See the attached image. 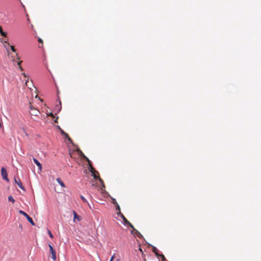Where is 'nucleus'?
<instances>
[{
  "label": "nucleus",
  "instance_id": "423d86ee",
  "mask_svg": "<svg viewBox=\"0 0 261 261\" xmlns=\"http://www.w3.org/2000/svg\"><path fill=\"white\" fill-rule=\"evenodd\" d=\"M14 181H15V184H16L18 185L19 188H20V189H21L23 190H24V188L23 187L22 184L19 178H15Z\"/></svg>",
  "mask_w": 261,
  "mask_h": 261
},
{
  "label": "nucleus",
  "instance_id": "7c9ffc66",
  "mask_svg": "<svg viewBox=\"0 0 261 261\" xmlns=\"http://www.w3.org/2000/svg\"><path fill=\"white\" fill-rule=\"evenodd\" d=\"M58 117H57L56 119V120H55V123H58Z\"/></svg>",
  "mask_w": 261,
  "mask_h": 261
},
{
  "label": "nucleus",
  "instance_id": "bb28decb",
  "mask_svg": "<svg viewBox=\"0 0 261 261\" xmlns=\"http://www.w3.org/2000/svg\"><path fill=\"white\" fill-rule=\"evenodd\" d=\"M115 256V254L111 257L110 261H113Z\"/></svg>",
  "mask_w": 261,
  "mask_h": 261
},
{
  "label": "nucleus",
  "instance_id": "cd10ccee",
  "mask_svg": "<svg viewBox=\"0 0 261 261\" xmlns=\"http://www.w3.org/2000/svg\"><path fill=\"white\" fill-rule=\"evenodd\" d=\"M127 224L129 225V226L130 228H132V227H133V226H133V225L130 223V222H129Z\"/></svg>",
  "mask_w": 261,
  "mask_h": 261
},
{
  "label": "nucleus",
  "instance_id": "412c9836",
  "mask_svg": "<svg viewBox=\"0 0 261 261\" xmlns=\"http://www.w3.org/2000/svg\"><path fill=\"white\" fill-rule=\"evenodd\" d=\"M10 48H11V50H12V51H13V52H14V53H15V52H16V49H15V48L14 46H12V45H11V46H10Z\"/></svg>",
  "mask_w": 261,
  "mask_h": 261
},
{
  "label": "nucleus",
  "instance_id": "f3484780",
  "mask_svg": "<svg viewBox=\"0 0 261 261\" xmlns=\"http://www.w3.org/2000/svg\"><path fill=\"white\" fill-rule=\"evenodd\" d=\"M8 200L9 201L12 202L13 203L15 202V200H14V199L13 198V197L12 196H9L8 197Z\"/></svg>",
  "mask_w": 261,
  "mask_h": 261
},
{
  "label": "nucleus",
  "instance_id": "a211bd4d",
  "mask_svg": "<svg viewBox=\"0 0 261 261\" xmlns=\"http://www.w3.org/2000/svg\"><path fill=\"white\" fill-rule=\"evenodd\" d=\"M135 234H137V236L139 237V238H141L142 237V234L137 230H136L135 231Z\"/></svg>",
  "mask_w": 261,
  "mask_h": 261
},
{
  "label": "nucleus",
  "instance_id": "0eeeda50",
  "mask_svg": "<svg viewBox=\"0 0 261 261\" xmlns=\"http://www.w3.org/2000/svg\"><path fill=\"white\" fill-rule=\"evenodd\" d=\"M73 221L74 222H75L76 221H80L82 219L81 217H80L79 215H78L76 213L73 211Z\"/></svg>",
  "mask_w": 261,
  "mask_h": 261
},
{
  "label": "nucleus",
  "instance_id": "dca6fc26",
  "mask_svg": "<svg viewBox=\"0 0 261 261\" xmlns=\"http://www.w3.org/2000/svg\"><path fill=\"white\" fill-rule=\"evenodd\" d=\"M4 42L6 44V45H4L5 47L6 48V49H7L8 53H9V47L10 46L9 44V43H7V41H5Z\"/></svg>",
  "mask_w": 261,
  "mask_h": 261
},
{
  "label": "nucleus",
  "instance_id": "f704fd0d",
  "mask_svg": "<svg viewBox=\"0 0 261 261\" xmlns=\"http://www.w3.org/2000/svg\"><path fill=\"white\" fill-rule=\"evenodd\" d=\"M144 260L145 261H146V259H145V258H144Z\"/></svg>",
  "mask_w": 261,
  "mask_h": 261
},
{
  "label": "nucleus",
  "instance_id": "b1692460",
  "mask_svg": "<svg viewBox=\"0 0 261 261\" xmlns=\"http://www.w3.org/2000/svg\"><path fill=\"white\" fill-rule=\"evenodd\" d=\"M139 250L141 252L142 255V257H143V255H144L143 251L142 248L140 247H139Z\"/></svg>",
  "mask_w": 261,
  "mask_h": 261
},
{
  "label": "nucleus",
  "instance_id": "2eb2a0df",
  "mask_svg": "<svg viewBox=\"0 0 261 261\" xmlns=\"http://www.w3.org/2000/svg\"><path fill=\"white\" fill-rule=\"evenodd\" d=\"M122 218L124 221L125 224H127L129 222L127 220V219L122 214Z\"/></svg>",
  "mask_w": 261,
  "mask_h": 261
},
{
  "label": "nucleus",
  "instance_id": "c756f323",
  "mask_svg": "<svg viewBox=\"0 0 261 261\" xmlns=\"http://www.w3.org/2000/svg\"><path fill=\"white\" fill-rule=\"evenodd\" d=\"M48 115L50 116L51 117H54V116L53 114L51 113H49Z\"/></svg>",
  "mask_w": 261,
  "mask_h": 261
},
{
  "label": "nucleus",
  "instance_id": "a878e982",
  "mask_svg": "<svg viewBox=\"0 0 261 261\" xmlns=\"http://www.w3.org/2000/svg\"><path fill=\"white\" fill-rule=\"evenodd\" d=\"M30 108L31 109V111H32L33 110V108H34V107H33V106L31 105V103H30Z\"/></svg>",
  "mask_w": 261,
  "mask_h": 261
},
{
  "label": "nucleus",
  "instance_id": "ddd939ff",
  "mask_svg": "<svg viewBox=\"0 0 261 261\" xmlns=\"http://www.w3.org/2000/svg\"><path fill=\"white\" fill-rule=\"evenodd\" d=\"M152 251L155 254V255L156 256L160 255V254L158 253L159 250H158V249L156 247H152Z\"/></svg>",
  "mask_w": 261,
  "mask_h": 261
},
{
  "label": "nucleus",
  "instance_id": "4468645a",
  "mask_svg": "<svg viewBox=\"0 0 261 261\" xmlns=\"http://www.w3.org/2000/svg\"><path fill=\"white\" fill-rule=\"evenodd\" d=\"M0 33L2 36H3L4 37L7 36V33L3 31L2 28L1 26H0Z\"/></svg>",
  "mask_w": 261,
  "mask_h": 261
},
{
  "label": "nucleus",
  "instance_id": "f257e3e1",
  "mask_svg": "<svg viewBox=\"0 0 261 261\" xmlns=\"http://www.w3.org/2000/svg\"><path fill=\"white\" fill-rule=\"evenodd\" d=\"M89 165L90 167V171L92 173L94 178L96 179H98L99 180V181L101 183L102 187H105V185H104L102 179L99 176H97V175H96V174H98V172L97 171H96L95 170V169L93 167V166L91 165V163H90Z\"/></svg>",
  "mask_w": 261,
  "mask_h": 261
},
{
  "label": "nucleus",
  "instance_id": "9d476101",
  "mask_svg": "<svg viewBox=\"0 0 261 261\" xmlns=\"http://www.w3.org/2000/svg\"><path fill=\"white\" fill-rule=\"evenodd\" d=\"M39 113V111L36 108H33V110L31 112V114L34 116H37Z\"/></svg>",
  "mask_w": 261,
  "mask_h": 261
},
{
  "label": "nucleus",
  "instance_id": "393cba45",
  "mask_svg": "<svg viewBox=\"0 0 261 261\" xmlns=\"http://www.w3.org/2000/svg\"><path fill=\"white\" fill-rule=\"evenodd\" d=\"M38 40L39 43H41L42 44H43V41L41 38H39Z\"/></svg>",
  "mask_w": 261,
  "mask_h": 261
},
{
  "label": "nucleus",
  "instance_id": "72a5a7b5",
  "mask_svg": "<svg viewBox=\"0 0 261 261\" xmlns=\"http://www.w3.org/2000/svg\"><path fill=\"white\" fill-rule=\"evenodd\" d=\"M116 261H120L119 259H117Z\"/></svg>",
  "mask_w": 261,
  "mask_h": 261
},
{
  "label": "nucleus",
  "instance_id": "1a4fd4ad",
  "mask_svg": "<svg viewBox=\"0 0 261 261\" xmlns=\"http://www.w3.org/2000/svg\"><path fill=\"white\" fill-rule=\"evenodd\" d=\"M33 161L35 163V164L38 166L39 169L40 170L41 169L42 166L41 164L40 163V162L35 158H33Z\"/></svg>",
  "mask_w": 261,
  "mask_h": 261
},
{
  "label": "nucleus",
  "instance_id": "39448f33",
  "mask_svg": "<svg viewBox=\"0 0 261 261\" xmlns=\"http://www.w3.org/2000/svg\"><path fill=\"white\" fill-rule=\"evenodd\" d=\"M77 151L78 152L79 155L82 157L83 158L85 159L88 163L89 164H90L91 163V161L89 160V159L85 156V155L83 153V152L79 149H77Z\"/></svg>",
  "mask_w": 261,
  "mask_h": 261
},
{
  "label": "nucleus",
  "instance_id": "9b49d317",
  "mask_svg": "<svg viewBox=\"0 0 261 261\" xmlns=\"http://www.w3.org/2000/svg\"><path fill=\"white\" fill-rule=\"evenodd\" d=\"M57 181L58 182V184L62 187H65V185L64 184V182L61 180L60 178H58L56 179Z\"/></svg>",
  "mask_w": 261,
  "mask_h": 261
},
{
  "label": "nucleus",
  "instance_id": "f8f14e48",
  "mask_svg": "<svg viewBox=\"0 0 261 261\" xmlns=\"http://www.w3.org/2000/svg\"><path fill=\"white\" fill-rule=\"evenodd\" d=\"M81 199L82 200L83 202L84 203H87L90 208H91V206L90 205L89 203L88 202L87 200L86 199V198L82 195L80 196Z\"/></svg>",
  "mask_w": 261,
  "mask_h": 261
},
{
  "label": "nucleus",
  "instance_id": "f03ea898",
  "mask_svg": "<svg viewBox=\"0 0 261 261\" xmlns=\"http://www.w3.org/2000/svg\"><path fill=\"white\" fill-rule=\"evenodd\" d=\"M48 247L49 248V253L51 255V257L54 261L56 260V252L54 249L53 247L50 244H48Z\"/></svg>",
  "mask_w": 261,
  "mask_h": 261
},
{
  "label": "nucleus",
  "instance_id": "473e14b6",
  "mask_svg": "<svg viewBox=\"0 0 261 261\" xmlns=\"http://www.w3.org/2000/svg\"><path fill=\"white\" fill-rule=\"evenodd\" d=\"M16 57H17V59L18 60H19L20 59H19V58L18 57V55H17V54H16Z\"/></svg>",
  "mask_w": 261,
  "mask_h": 261
},
{
  "label": "nucleus",
  "instance_id": "6e6552de",
  "mask_svg": "<svg viewBox=\"0 0 261 261\" xmlns=\"http://www.w3.org/2000/svg\"><path fill=\"white\" fill-rule=\"evenodd\" d=\"M59 127H60L59 126ZM60 129H61V133L62 135H64L65 138H67L70 142H72V140L70 138V137L69 136V135L66 133L65 132H64V130H63L62 129H61L60 128H59Z\"/></svg>",
  "mask_w": 261,
  "mask_h": 261
},
{
  "label": "nucleus",
  "instance_id": "6ab92c4d",
  "mask_svg": "<svg viewBox=\"0 0 261 261\" xmlns=\"http://www.w3.org/2000/svg\"><path fill=\"white\" fill-rule=\"evenodd\" d=\"M116 210L117 211H119V213H120V206H119V204L118 203H116Z\"/></svg>",
  "mask_w": 261,
  "mask_h": 261
},
{
  "label": "nucleus",
  "instance_id": "2f4dec72",
  "mask_svg": "<svg viewBox=\"0 0 261 261\" xmlns=\"http://www.w3.org/2000/svg\"><path fill=\"white\" fill-rule=\"evenodd\" d=\"M133 230V231H135L136 230V229L135 228L134 226H133V227L132 228Z\"/></svg>",
  "mask_w": 261,
  "mask_h": 261
},
{
  "label": "nucleus",
  "instance_id": "4be33fe9",
  "mask_svg": "<svg viewBox=\"0 0 261 261\" xmlns=\"http://www.w3.org/2000/svg\"><path fill=\"white\" fill-rule=\"evenodd\" d=\"M22 62V61H18L17 63L18 65L19 66V68L21 70H23L22 68L20 66V63Z\"/></svg>",
  "mask_w": 261,
  "mask_h": 261
},
{
  "label": "nucleus",
  "instance_id": "20e7f679",
  "mask_svg": "<svg viewBox=\"0 0 261 261\" xmlns=\"http://www.w3.org/2000/svg\"><path fill=\"white\" fill-rule=\"evenodd\" d=\"M1 174H2L3 178L4 180H6L7 181H9V179L7 177V171L4 167H3L1 169Z\"/></svg>",
  "mask_w": 261,
  "mask_h": 261
},
{
  "label": "nucleus",
  "instance_id": "c85d7f7f",
  "mask_svg": "<svg viewBox=\"0 0 261 261\" xmlns=\"http://www.w3.org/2000/svg\"><path fill=\"white\" fill-rule=\"evenodd\" d=\"M112 200H113V203L114 204H116V203H117L116 201V200L115 199H113Z\"/></svg>",
  "mask_w": 261,
  "mask_h": 261
},
{
  "label": "nucleus",
  "instance_id": "7ed1b4c3",
  "mask_svg": "<svg viewBox=\"0 0 261 261\" xmlns=\"http://www.w3.org/2000/svg\"><path fill=\"white\" fill-rule=\"evenodd\" d=\"M19 213L23 215L25 217H26V218L27 219V220H28V221L33 226H34L35 224V223L34 222L33 219L26 213H25L24 212L22 211V210H20L19 211Z\"/></svg>",
  "mask_w": 261,
  "mask_h": 261
},
{
  "label": "nucleus",
  "instance_id": "aec40b11",
  "mask_svg": "<svg viewBox=\"0 0 261 261\" xmlns=\"http://www.w3.org/2000/svg\"><path fill=\"white\" fill-rule=\"evenodd\" d=\"M47 232L49 237L53 239L54 238L53 235L49 229H47Z\"/></svg>",
  "mask_w": 261,
  "mask_h": 261
},
{
  "label": "nucleus",
  "instance_id": "5701e85b",
  "mask_svg": "<svg viewBox=\"0 0 261 261\" xmlns=\"http://www.w3.org/2000/svg\"><path fill=\"white\" fill-rule=\"evenodd\" d=\"M160 256L162 257V259L163 261L165 260V257L163 254H161L159 255Z\"/></svg>",
  "mask_w": 261,
  "mask_h": 261
}]
</instances>
